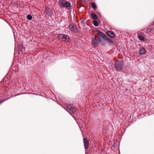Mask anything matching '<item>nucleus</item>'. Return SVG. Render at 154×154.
I'll return each instance as SVG.
<instances>
[{
  "mask_svg": "<svg viewBox=\"0 0 154 154\" xmlns=\"http://www.w3.org/2000/svg\"><path fill=\"white\" fill-rule=\"evenodd\" d=\"M123 65V63L122 60H118L116 62L114 66L116 70L118 71H120L122 68Z\"/></svg>",
  "mask_w": 154,
  "mask_h": 154,
  "instance_id": "nucleus-1",
  "label": "nucleus"
},
{
  "mask_svg": "<svg viewBox=\"0 0 154 154\" xmlns=\"http://www.w3.org/2000/svg\"><path fill=\"white\" fill-rule=\"evenodd\" d=\"M59 5L62 8H68L71 6V4L69 2H65L64 0H60L59 1Z\"/></svg>",
  "mask_w": 154,
  "mask_h": 154,
  "instance_id": "nucleus-2",
  "label": "nucleus"
},
{
  "mask_svg": "<svg viewBox=\"0 0 154 154\" xmlns=\"http://www.w3.org/2000/svg\"><path fill=\"white\" fill-rule=\"evenodd\" d=\"M58 37L59 39L65 42L68 41L70 39V37L69 35L63 34H59Z\"/></svg>",
  "mask_w": 154,
  "mask_h": 154,
  "instance_id": "nucleus-3",
  "label": "nucleus"
},
{
  "mask_svg": "<svg viewBox=\"0 0 154 154\" xmlns=\"http://www.w3.org/2000/svg\"><path fill=\"white\" fill-rule=\"evenodd\" d=\"M92 45L95 47H97L100 43V38H97L95 35L92 38Z\"/></svg>",
  "mask_w": 154,
  "mask_h": 154,
  "instance_id": "nucleus-4",
  "label": "nucleus"
},
{
  "mask_svg": "<svg viewBox=\"0 0 154 154\" xmlns=\"http://www.w3.org/2000/svg\"><path fill=\"white\" fill-rule=\"evenodd\" d=\"M97 32L99 33L100 34V42L102 45H105L106 44V40L103 37V35H106L103 33L99 31V30H97Z\"/></svg>",
  "mask_w": 154,
  "mask_h": 154,
  "instance_id": "nucleus-5",
  "label": "nucleus"
},
{
  "mask_svg": "<svg viewBox=\"0 0 154 154\" xmlns=\"http://www.w3.org/2000/svg\"><path fill=\"white\" fill-rule=\"evenodd\" d=\"M66 109L67 111L68 110L70 111L73 113H75L76 112V108L73 104L70 103H68L66 105Z\"/></svg>",
  "mask_w": 154,
  "mask_h": 154,
  "instance_id": "nucleus-6",
  "label": "nucleus"
},
{
  "mask_svg": "<svg viewBox=\"0 0 154 154\" xmlns=\"http://www.w3.org/2000/svg\"><path fill=\"white\" fill-rule=\"evenodd\" d=\"M69 27L71 31L72 32H77L78 31V29L76 26L73 23H71L69 25Z\"/></svg>",
  "mask_w": 154,
  "mask_h": 154,
  "instance_id": "nucleus-7",
  "label": "nucleus"
},
{
  "mask_svg": "<svg viewBox=\"0 0 154 154\" xmlns=\"http://www.w3.org/2000/svg\"><path fill=\"white\" fill-rule=\"evenodd\" d=\"M83 143L84 144L85 148V149H87L88 148L89 143L88 140L86 138H85L83 139Z\"/></svg>",
  "mask_w": 154,
  "mask_h": 154,
  "instance_id": "nucleus-8",
  "label": "nucleus"
},
{
  "mask_svg": "<svg viewBox=\"0 0 154 154\" xmlns=\"http://www.w3.org/2000/svg\"><path fill=\"white\" fill-rule=\"evenodd\" d=\"M106 33L109 36L112 38H113L115 37V34L112 31H108L106 32Z\"/></svg>",
  "mask_w": 154,
  "mask_h": 154,
  "instance_id": "nucleus-9",
  "label": "nucleus"
},
{
  "mask_svg": "<svg viewBox=\"0 0 154 154\" xmlns=\"http://www.w3.org/2000/svg\"><path fill=\"white\" fill-rule=\"evenodd\" d=\"M145 49L143 47L141 48L139 50V54L141 55H143L145 53Z\"/></svg>",
  "mask_w": 154,
  "mask_h": 154,
  "instance_id": "nucleus-10",
  "label": "nucleus"
},
{
  "mask_svg": "<svg viewBox=\"0 0 154 154\" xmlns=\"http://www.w3.org/2000/svg\"><path fill=\"white\" fill-rule=\"evenodd\" d=\"M103 37L108 42H110L111 43L113 42L112 39L111 38H107V37L106 35H103Z\"/></svg>",
  "mask_w": 154,
  "mask_h": 154,
  "instance_id": "nucleus-11",
  "label": "nucleus"
},
{
  "mask_svg": "<svg viewBox=\"0 0 154 154\" xmlns=\"http://www.w3.org/2000/svg\"><path fill=\"white\" fill-rule=\"evenodd\" d=\"M137 36L139 38V39L143 41H144V36L142 35H137Z\"/></svg>",
  "mask_w": 154,
  "mask_h": 154,
  "instance_id": "nucleus-12",
  "label": "nucleus"
},
{
  "mask_svg": "<svg viewBox=\"0 0 154 154\" xmlns=\"http://www.w3.org/2000/svg\"><path fill=\"white\" fill-rule=\"evenodd\" d=\"M92 9L94 11L96 10V8H97V6L95 3L94 2L92 3Z\"/></svg>",
  "mask_w": 154,
  "mask_h": 154,
  "instance_id": "nucleus-13",
  "label": "nucleus"
},
{
  "mask_svg": "<svg viewBox=\"0 0 154 154\" xmlns=\"http://www.w3.org/2000/svg\"><path fill=\"white\" fill-rule=\"evenodd\" d=\"M92 17V18L94 20H96L97 19V15L94 13H92L91 14Z\"/></svg>",
  "mask_w": 154,
  "mask_h": 154,
  "instance_id": "nucleus-14",
  "label": "nucleus"
},
{
  "mask_svg": "<svg viewBox=\"0 0 154 154\" xmlns=\"http://www.w3.org/2000/svg\"><path fill=\"white\" fill-rule=\"evenodd\" d=\"M27 18L29 20H32V17L31 15L28 14L27 16Z\"/></svg>",
  "mask_w": 154,
  "mask_h": 154,
  "instance_id": "nucleus-15",
  "label": "nucleus"
},
{
  "mask_svg": "<svg viewBox=\"0 0 154 154\" xmlns=\"http://www.w3.org/2000/svg\"><path fill=\"white\" fill-rule=\"evenodd\" d=\"M93 24L96 26H99V23L96 20L94 21Z\"/></svg>",
  "mask_w": 154,
  "mask_h": 154,
  "instance_id": "nucleus-16",
  "label": "nucleus"
},
{
  "mask_svg": "<svg viewBox=\"0 0 154 154\" xmlns=\"http://www.w3.org/2000/svg\"><path fill=\"white\" fill-rule=\"evenodd\" d=\"M81 23L82 26H85V22L84 20H82L81 21Z\"/></svg>",
  "mask_w": 154,
  "mask_h": 154,
  "instance_id": "nucleus-17",
  "label": "nucleus"
},
{
  "mask_svg": "<svg viewBox=\"0 0 154 154\" xmlns=\"http://www.w3.org/2000/svg\"><path fill=\"white\" fill-rule=\"evenodd\" d=\"M7 99H6L7 100ZM6 100V99H5L4 100H0V104L2 103H3V102H4V101H5Z\"/></svg>",
  "mask_w": 154,
  "mask_h": 154,
  "instance_id": "nucleus-18",
  "label": "nucleus"
},
{
  "mask_svg": "<svg viewBox=\"0 0 154 154\" xmlns=\"http://www.w3.org/2000/svg\"><path fill=\"white\" fill-rule=\"evenodd\" d=\"M148 32H150V33H151V31H152V29H151V28L150 29H149L147 30Z\"/></svg>",
  "mask_w": 154,
  "mask_h": 154,
  "instance_id": "nucleus-19",
  "label": "nucleus"
},
{
  "mask_svg": "<svg viewBox=\"0 0 154 154\" xmlns=\"http://www.w3.org/2000/svg\"><path fill=\"white\" fill-rule=\"evenodd\" d=\"M154 24V22L153 23V24L152 25H153Z\"/></svg>",
  "mask_w": 154,
  "mask_h": 154,
  "instance_id": "nucleus-20",
  "label": "nucleus"
}]
</instances>
